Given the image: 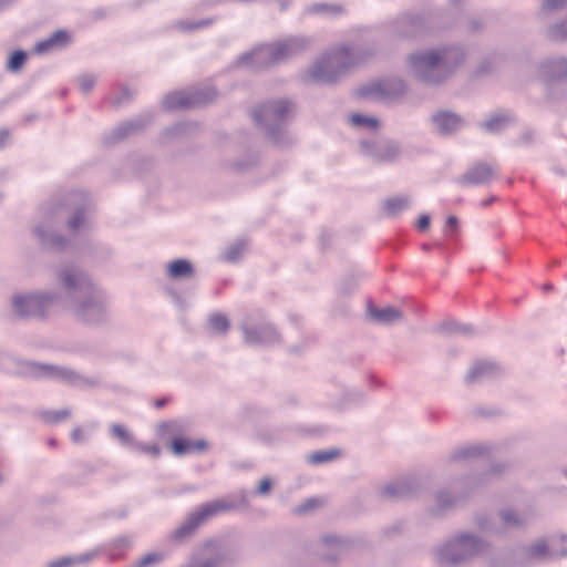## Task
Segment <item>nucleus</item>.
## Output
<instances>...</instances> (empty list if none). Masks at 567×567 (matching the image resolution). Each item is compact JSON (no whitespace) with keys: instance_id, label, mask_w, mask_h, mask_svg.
<instances>
[{"instance_id":"nucleus-24","label":"nucleus","mask_w":567,"mask_h":567,"mask_svg":"<svg viewBox=\"0 0 567 567\" xmlns=\"http://www.w3.org/2000/svg\"><path fill=\"white\" fill-rule=\"evenodd\" d=\"M80 87L82 92L87 93L92 90L94 86L95 80L91 75H83L80 80Z\"/></svg>"},{"instance_id":"nucleus-4","label":"nucleus","mask_w":567,"mask_h":567,"mask_svg":"<svg viewBox=\"0 0 567 567\" xmlns=\"http://www.w3.org/2000/svg\"><path fill=\"white\" fill-rule=\"evenodd\" d=\"M48 301V298L42 296H28L17 297L13 300V306L21 317L41 315L42 307Z\"/></svg>"},{"instance_id":"nucleus-26","label":"nucleus","mask_w":567,"mask_h":567,"mask_svg":"<svg viewBox=\"0 0 567 567\" xmlns=\"http://www.w3.org/2000/svg\"><path fill=\"white\" fill-rule=\"evenodd\" d=\"M290 110V103L287 102V101H279L276 103L272 112L274 114L279 117L281 115H284L285 113H287L288 111Z\"/></svg>"},{"instance_id":"nucleus-30","label":"nucleus","mask_w":567,"mask_h":567,"mask_svg":"<svg viewBox=\"0 0 567 567\" xmlns=\"http://www.w3.org/2000/svg\"><path fill=\"white\" fill-rule=\"evenodd\" d=\"M486 369H487V367H486V365H477V367H475V368L471 371V373H470L468 378H470L471 380H475V379H476L478 375H481V374H482Z\"/></svg>"},{"instance_id":"nucleus-20","label":"nucleus","mask_w":567,"mask_h":567,"mask_svg":"<svg viewBox=\"0 0 567 567\" xmlns=\"http://www.w3.org/2000/svg\"><path fill=\"white\" fill-rule=\"evenodd\" d=\"M507 121H508L507 116H505V115H496V116L492 117L491 120H488L484 124V126L488 131H496V130H498L501 127L502 124H504Z\"/></svg>"},{"instance_id":"nucleus-12","label":"nucleus","mask_w":567,"mask_h":567,"mask_svg":"<svg viewBox=\"0 0 567 567\" xmlns=\"http://www.w3.org/2000/svg\"><path fill=\"white\" fill-rule=\"evenodd\" d=\"M409 204H410L409 199L404 196L393 197V198L388 199L384 203V209L389 214L395 215V214L406 209Z\"/></svg>"},{"instance_id":"nucleus-2","label":"nucleus","mask_w":567,"mask_h":567,"mask_svg":"<svg viewBox=\"0 0 567 567\" xmlns=\"http://www.w3.org/2000/svg\"><path fill=\"white\" fill-rule=\"evenodd\" d=\"M229 505L223 502H214L202 506L192 517L188 525L177 530V536H183L192 533L198 525L205 522L207 518L217 515L220 512L228 511Z\"/></svg>"},{"instance_id":"nucleus-9","label":"nucleus","mask_w":567,"mask_h":567,"mask_svg":"<svg viewBox=\"0 0 567 567\" xmlns=\"http://www.w3.org/2000/svg\"><path fill=\"white\" fill-rule=\"evenodd\" d=\"M368 313L373 320L382 323H390L399 320L402 317L401 312L393 307L378 309L372 305H369Z\"/></svg>"},{"instance_id":"nucleus-37","label":"nucleus","mask_w":567,"mask_h":567,"mask_svg":"<svg viewBox=\"0 0 567 567\" xmlns=\"http://www.w3.org/2000/svg\"><path fill=\"white\" fill-rule=\"evenodd\" d=\"M9 134L7 132H0V146L8 140Z\"/></svg>"},{"instance_id":"nucleus-1","label":"nucleus","mask_w":567,"mask_h":567,"mask_svg":"<svg viewBox=\"0 0 567 567\" xmlns=\"http://www.w3.org/2000/svg\"><path fill=\"white\" fill-rule=\"evenodd\" d=\"M347 49H339L337 52L313 66V76L316 79L333 80L336 73L340 69H344L347 66Z\"/></svg>"},{"instance_id":"nucleus-33","label":"nucleus","mask_w":567,"mask_h":567,"mask_svg":"<svg viewBox=\"0 0 567 567\" xmlns=\"http://www.w3.org/2000/svg\"><path fill=\"white\" fill-rule=\"evenodd\" d=\"M546 551L545 544H537L532 548V554L534 556H543Z\"/></svg>"},{"instance_id":"nucleus-32","label":"nucleus","mask_w":567,"mask_h":567,"mask_svg":"<svg viewBox=\"0 0 567 567\" xmlns=\"http://www.w3.org/2000/svg\"><path fill=\"white\" fill-rule=\"evenodd\" d=\"M74 560L71 559V558H63L61 560H58V561H54V563H51L49 565V567H66L69 565H71Z\"/></svg>"},{"instance_id":"nucleus-25","label":"nucleus","mask_w":567,"mask_h":567,"mask_svg":"<svg viewBox=\"0 0 567 567\" xmlns=\"http://www.w3.org/2000/svg\"><path fill=\"white\" fill-rule=\"evenodd\" d=\"M137 449L141 453L151 454L153 456H158L161 453L159 447L155 444H140Z\"/></svg>"},{"instance_id":"nucleus-41","label":"nucleus","mask_w":567,"mask_h":567,"mask_svg":"<svg viewBox=\"0 0 567 567\" xmlns=\"http://www.w3.org/2000/svg\"><path fill=\"white\" fill-rule=\"evenodd\" d=\"M118 543H120V546H122L124 548H126L128 546V543L124 539L120 540Z\"/></svg>"},{"instance_id":"nucleus-34","label":"nucleus","mask_w":567,"mask_h":567,"mask_svg":"<svg viewBox=\"0 0 567 567\" xmlns=\"http://www.w3.org/2000/svg\"><path fill=\"white\" fill-rule=\"evenodd\" d=\"M82 223V215L76 214L72 220H70V227L76 229Z\"/></svg>"},{"instance_id":"nucleus-8","label":"nucleus","mask_w":567,"mask_h":567,"mask_svg":"<svg viewBox=\"0 0 567 567\" xmlns=\"http://www.w3.org/2000/svg\"><path fill=\"white\" fill-rule=\"evenodd\" d=\"M164 103L166 109L188 107L198 104V97L186 92H175L169 94Z\"/></svg>"},{"instance_id":"nucleus-39","label":"nucleus","mask_w":567,"mask_h":567,"mask_svg":"<svg viewBox=\"0 0 567 567\" xmlns=\"http://www.w3.org/2000/svg\"><path fill=\"white\" fill-rule=\"evenodd\" d=\"M447 224L451 225V226H454L456 224V218L451 216L447 218Z\"/></svg>"},{"instance_id":"nucleus-22","label":"nucleus","mask_w":567,"mask_h":567,"mask_svg":"<svg viewBox=\"0 0 567 567\" xmlns=\"http://www.w3.org/2000/svg\"><path fill=\"white\" fill-rule=\"evenodd\" d=\"M55 49V45L50 38L43 40V41H40L39 43H37L35 45V52L37 53H45V52H49L51 50Z\"/></svg>"},{"instance_id":"nucleus-21","label":"nucleus","mask_w":567,"mask_h":567,"mask_svg":"<svg viewBox=\"0 0 567 567\" xmlns=\"http://www.w3.org/2000/svg\"><path fill=\"white\" fill-rule=\"evenodd\" d=\"M55 48L64 47L69 43V34L65 31H56L51 35Z\"/></svg>"},{"instance_id":"nucleus-10","label":"nucleus","mask_w":567,"mask_h":567,"mask_svg":"<svg viewBox=\"0 0 567 567\" xmlns=\"http://www.w3.org/2000/svg\"><path fill=\"white\" fill-rule=\"evenodd\" d=\"M434 122L441 132L451 133L460 127L462 121L455 114L442 112L434 116Z\"/></svg>"},{"instance_id":"nucleus-42","label":"nucleus","mask_w":567,"mask_h":567,"mask_svg":"<svg viewBox=\"0 0 567 567\" xmlns=\"http://www.w3.org/2000/svg\"><path fill=\"white\" fill-rule=\"evenodd\" d=\"M48 444H49V445H51V446H55V445H56V442H55V440H54V439H50V440L48 441Z\"/></svg>"},{"instance_id":"nucleus-6","label":"nucleus","mask_w":567,"mask_h":567,"mask_svg":"<svg viewBox=\"0 0 567 567\" xmlns=\"http://www.w3.org/2000/svg\"><path fill=\"white\" fill-rule=\"evenodd\" d=\"M389 83L375 82L359 90L358 94L362 97L383 99L396 94Z\"/></svg>"},{"instance_id":"nucleus-31","label":"nucleus","mask_w":567,"mask_h":567,"mask_svg":"<svg viewBox=\"0 0 567 567\" xmlns=\"http://www.w3.org/2000/svg\"><path fill=\"white\" fill-rule=\"evenodd\" d=\"M429 225H430V218H429V216L423 215V216H421V217L419 218V220H417V225H416V226H417V228H419L420 230H425V229L429 227Z\"/></svg>"},{"instance_id":"nucleus-36","label":"nucleus","mask_w":567,"mask_h":567,"mask_svg":"<svg viewBox=\"0 0 567 567\" xmlns=\"http://www.w3.org/2000/svg\"><path fill=\"white\" fill-rule=\"evenodd\" d=\"M460 540H461V543H462L464 546H466V545H468L471 542H473L474 539H473L472 537H468V536H463V537H461V539H460Z\"/></svg>"},{"instance_id":"nucleus-11","label":"nucleus","mask_w":567,"mask_h":567,"mask_svg":"<svg viewBox=\"0 0 567 567\" xmlns=\"http://www.w3.org/2000/svg\"><path fill=\"white\" fill-rule=\"evenodd\" d=\"M167 271L172 278H183L192 277L194 269L189 261L185 259H177L168 265Z\"/></svg>"},{"instance_id":"nucleus-13","label":"nucleus","mask_w":567,"mask_h":567,"mask_svg":"<svg viewBox=\"0 0 567 567\" xmlns=\"http://www.w3.org/2000/svg\"><path fill=\"white\" fill-rule=\"evenodd\" d=\"M209 326L217 333H225L229 328V321L226 316L215 313L209 318Z\"/></svg>"},{"instance_id":"nucleus-19","label":"nucleus","mask_w":567,"mask_h":567,"mask_svg":"<svg viewBox=\"0 0 567 567\" xmlns=\"http://www.w3.org/2000/svg\"><path fill=\"white\" fill-rule=\"evenodd\" d=\"M322 505L319 498H309L295 509L297 514H303Z\"/></svg>"},{"instance_id":"nucleus-27","label":"nucleus","mask_w":567,"mask_h":567,"mask_svg":"<svg viewBox=\"0 0 567 567\" xmlns=\"http://www.w3.org/2000/svg\"><path fill=\"white\" fill-rule=\"evenodd\" d=\"M75 279H76V275L74 274H71V272H65L62 277V282H63V286L66 288V289H72L76 286L75 284Z\"/></svg>"},{"instance_id":"nucleus-16","label":"nucleus","mask_w":567,"mask_h":567,"mask_svg":"<svg viewBox=\"0 0 567 567\" xmlns=\"http://www.w3.org/2000/svg\"><path fill=\"white\" fill-rule=\"evenodd\" d=\"M290 50L289 43H279L277 44L269 53V58L272 62L279 61L281 58L286 56Z\"/></svg>"},{"instance_id":"nucleus-35","label":"nucleus","mask_w":567,"mask_h":567,"mask_svg":"<svg viewBox=\"0 0 567 567\" xmlns=\"http://www.w3.org/2000/svg\"><path fill=\"white\" fill-rule=\"evenodd\" d=\"M503 520L505 524H518V519L514 518V515L511 513H505L503 515Z\"/></svg>"},{"instance_id":"nucleus-29","label":"nucleus","mask_w":567,"mask_h":567,"mask_svg":"<svg viewBox=\"0 0 567 567\" xmlns=\"http://www.w3.org/2000/svg\"><path fill=\"white\" fill-rule=\"evenodd\" d=\"M83 437H84V433H83V430L80 427L74 429L71 433V439L75 443H80L83 440Z\"/></svg>"},{"instance_id":"nucleus-14","label":"nucleus","mask_w":567,"mask_h":567,"mask_svg":"<svg viewBox=\"0 0 567 567\" xmlns=\"http://www.w3.org/2000/svg\"><path fill=\"white\" fill-rule=\"evenodd\" d=\"M70 415L71 412L69 410L47 411L42 414L44 421L52 424L66 420Z\"/></svg>"},{"instance_id":"nucleus-23","label":"nucleus","mask_w":567,"mask_h":567,"mask_svg":"<svg viewBox=\"0 0 567 567\" xmlns=\"http://www.w3.org/2000/svg\"><path fill=\"white\" fill-rule=\"evenodd\" d=\"M112 432L114 435H116L120 440H122L124 442H127L131 440L130 433L123 425L114 424L112 426Z\"/></svg>"},{"instance_id":"nucleus-5","label":"nucleus","mask_w":567,"mask_h":567,"mask_svg":"<svg viewBox=\"0 0 567 567\" xmlns=\"http://www.w3.org/2000/svg\"><path fill=\"white\" fill-rule=\"evenodd\" d=\"M493 177V168L487 164H477L471 171H468L462 183L464 185H480L487 183Z\"/></svg>"},{"instance_id":"nucleus-28","label":"nucleus","mask_w":567,"mask_h":567,"mask_svg":"<svg viewBox=\"0 0 567 567\" xmlns=\"http://www.w3.org/2000/svg\"><path fill=\"white\" fill-rule=\"evenodd\" d=\"M271 481L269 478H264L260 481L258 486V492L260 494H267L270 491Z\"/></svg>"},{"instance_id":"nucleus-18","label":"nucleus","mask_w":567,"mask_h":567,"mask_svg":"<svg viewBox=\"0 0 567 567\" xmlns=\"http://www.w3.org/2000/svg\"><path fill=\"white\" fill-rule=\"evenodd\" d=\"M338 455L337 451H330V452H316L310 455V461L315 464L324 463L328 461L333 460Z\"/></svg>"},{"instance_id":"nucleus-38","label":"nucleus","mask_w":567,"mask_h":567,"mask_svg":"<svg viewBox=\"0 0 567 567\" xmlns=\"http://www.w3.org/2000/svg\"><path fill=\"white\" fill-rule=\"evenodd\" d=\"M165 404H166V400L165 399L157 400L154 403L155 408H157V409L163 408Z\"/></svg>"},{"instance_id":"nucleus-17","label":"nucleus","mask_w":567,"mask_h":567,"mask_svg":"<svg viewBox=\"0 0 567 567\" xmlns=\"http://www.w3.org/2000/svg\"><path fill=\"white\" fill-rule=\"evenodd\" d=\"M351 122L354 125H367L373 130L378 128L379 122L374 117H368L360 114L351 115Z\"/></svg>"},{"instance_id":"nucleus-40","label":"nucleus","mask_w":567,"mask_h":567,"mask_svg":"<svg viewBox=\"0 0 567 567\" xmlns=\"http://www.w3.org/2000/svg\"><path fill=\"white\" fill-rule=\"evenodd\" d=\"M384 493H385L386 495H393L395 492H394V488H393V487H390V486H389V487H386V488L384 489Z\"/></svg>"},{"instance_id":"nucleus-7","label":"nucleus","mask_w":567,"mask_h":567,"mask_svg":"<svg viewBox=\"0 0 567 567\" xmlns=\"http://www.w3.org/2000/svg\"><path fill=\"white\" fill-rule=\"evenodd\" d=\"M171 447L175 454L183 455L195 451H204L207 447V443L203 440L190 441L184 437H175L171 443Z\"/></svg>"},{"instance_id":"nucleus-3","label":"nucleus","mask_w":567,"mask_h":567,"mask_svg":"<svg viewBox=\"0 0 567 567\" xmlns=\"http://www.w3.org/2000/svg\"><path fill=\"white\" fill-rule=\"evenodd\" d=\"M443 58L444 56H442L439 52L431 51L424 54L413 55L411 58V63L414 71L422 79L435 82V80L429 75V72L439 68Z\"/></svg>"},{"instance_id":"nucleus-15","label":"nucleus","mask_w":567,"mask_h":567,"mask_svg":"<svg viewBox=\"0 0 567 567\" xmlns=\"http://www.w3.org/2000/svg\"><path fill=\"white\" fill-rule=\"evenodd\" d=\"M27 54L23 51H14L9 61H8V69L10 71H18L25 62Z\"/></svg>"}]
</instances>
